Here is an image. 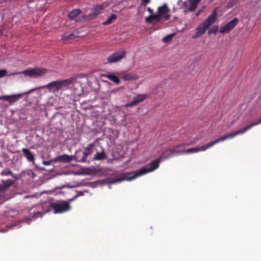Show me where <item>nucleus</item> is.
<instances>
[{
    "mask_svg": "<svg viewBox=\"0 0 261 261\" xmlns=\"http://www.w3.org/2000/svg\"><path fill=\"white\" fill-rule=\"evenodd\" d=\"M36 208L37 211L34 214L37 217L38 215L49 212L51 210H54L55 214L64 213L70 209V205L67 201L61 200L55 202H44L37 204Z\"/></svg>",
    "mask_w": 261,
    "mask_h": 261,
    "instance_id": "f257e3e1",
    "label": "nucleus"
},
{
    "mask_svg": "<svg viewBox=\"0 0 261 261\" xmlns=\"http://www.w3.org/2000/svg\"><path fill=\"white\" fill-rule=\"evenodd\" d=\"M161 158V157L157 160L153 161L150 164L146 165L145 167H143L140 169L135 171V174L133 176H128L129 175L132 174L130 173H128L123 175L122 177L113 179L111 180V183L115 184L126 180L130 181L136 178L137 177L153 171L159 167Z\"/></svg>",
    "mask_w": 261,
    "mask_h": 261,
    "instance_id": "f03ea898",
    "label": "nucleus"
},
{
    "mask_svg": "<svg viewBox=\"0 0 261 261\" xmlns=\"http://www.w3.org/2000/svg\"><path fill=\"white\" fill-rule=\"evenodd\" d=\"M84 77V76L83 75L79 74L77 76H73L64 80L53 81L44 86L43 88H46L49 91L55 93L59 91L63 87L68 86L72 84L80 83L79 80Z\"/></svg>",
    "mask_w": 261,
    "mask_h": 261,
    "instance_id": "7ed1b4c3",
    "label": "nucleus"
},
{
    "mask_svg": "<svg viewBox=\"0 0 261 261\" xmlns=\"http://www.w3.org/2000/svg\"><path fill=\"white\" fill-rule=\"evenodd\" d=\"M158 14H151L145 18V22L150 24H155L159 22L162 19L165 20L170 19L171 14L170 9L167 4H164L162 6L158 8Z\"/></svg>",
    "mask_w": 261,
    "mask_h": 261,
    "instance_id": "20e7f679",
    "label": "nucleus"
},
{
    "mask_svg": "<svg viewBox=\"0 0 261 261\" xmlns=\"http://www.w3.org/2000/svg\"><path fill=\"white\" fill-rule=\"evenodd\" d=\"M217 9L213 10L212 14L206 20L200 24L196 28L195 34L192 36L193 39H196L203 35L210 27L215 23L217 19Z\"/></svg>",
    "mask_w": 261,
    "mask_h": 261,
    "instance_id": "39448f33",
    "label": "nucleus"
},
{
    "mask_svg": "<svg viewBox=\"0 0 261 261\" xmlns=\"http://www.w3.org/2000/svg\"><path fill=\"white\" fill-rule=\"evenodd\" d=\"M47 69L45 68H36L25 70L22 73L30 77H38L44 75L47 73Z\"/></svg>",
    "mask_w": 261,
    "mask_h": 261,
    "instance_id": "423d86ee",
    "label": "nucleus"
},
{
    "mask_svg": "<svg viewBox=\"0 0 261 261\" xmlns=\"http://www.w3.org/2000/svg\"><path fill=\"white\" fill-rule=\"evenodd\" d=\"M72 160V156L69 155L63 154L62 155L58 156L50 161H43L42 162V164L45 166L50 165L51 163L55 162H66L69 163Z\"/></svg>",
    "mask_w": 261,
    "mask_h": 261,
    "instance_id": "0eeeda50",
    "label": "nucleus"
},
{
    "mask_svg": "<svg viewBox=\"0 0 261 261\" xmlns=\"http://www.w3.org/2000/svg\"><path fill=\"white\" fill-rule=\"evenodd\" d=\"M239 22L237 18H233L229 22L220 27L219 32L222 34H225L230 32L233 29L235 28Z\"/></svg>",
    "mask_w": 261,
    "mask_h": 261,
    "instance_id": "6e6552de",
    "label": "nucleus"
},
{
    "mask_svg": "<svg viewBox=\"0 0 261 261\" xmlns=\"http://www.w3.org/2000/svg\"><path fill=\"white\" fill-rule=\"evenodd\" d=\"M126 55L124 50L117 51L108 57V61L109 63H115L119 61L123 58Z\"/></svg>",
    "mask_w": 261,
    "mask_h": 261,
    "instance_id": "1a4fd4ad",
    "label": "nucleus"
},
{
    "mask_svg": "<svg viewBox=\"0 0 261 261\" xmlns=\"http://www.w3.org/2000/svg\"><path fill=\"white\" fill-rule=\"evenodd\" d=\"M104 8L105 6L103 5H97L93 9L92 13L84 15L83 18L89 20L95 19L98 14L101 13Z\"/></svg>",
    "mask_w": 261,
    "mask_h": 261,
    "instance_id": "9d476101",
    "label": "nucleus"
},
{
    "mask_svg": "<svg viewBox=\"0 0 261 261\" xmlns=\"http://www.w3.org/2000/svg\"><path fill=\"white\" fill-rule=\"evenodd\" d=\"M147 97L148 95L147 94H138L136 96L134 97L133 100L130 102L127 103L125 106L126 107H129L136 105L138 103L143 101L147 98Z\"/></svg>",
    "mask_w": 261,
    "mask_h": 261,
    "instance_id": "9b49d317",
    "label": "nucleus"
},
{
    "mask_svg": "<svg viewBox=\"0 0 261 261\" xmlns=\"http://www.w3.org/2000/svg\"><path fill=\"white\" fill-rule=\"evenodd\" d=\"M23 95V94L20 93L12 95L0 96V100H5L12 104L18 100Z\"/></svg>",
    "mask_w": 261,
    "mask_h": 261,
    "instance_id": "f8f14e48",
    "label": "nucleus"
},
{
    "mask_svg": "<svg viewBox=\"0 0 261 261\" xmlns=\"http://www.w3.org/2000/svg\"><path fill=\"white\" fill-rule=\"evenodd\" d=\"M211 147H212V146H211V143L210 142L206 145L201 146L199 148H192L186 149L185 150L182 151L181 152V153H193L197 152L200 151H204Z\"/></svg>",
    "mask_w": 261,
    "mask_h": 261,
    "instance_id": "ddd939ff",
    "label": "nucleus"
},
{
    "mask_svg": "<svg viewBox=\"0 0 261 261\" xmlns=\"http://www.w3.org/2000/svg\"><path fill=\"white\" fill-rule=\"evenodd\" d=\"M94 147V144L91 143L89 144L88 146H87L83 152V156L80 160V162L82 163H85L87 161V158L89 155L92 154L93 153V148Z\"/></svg>",
    "mask_w": 261,
    "mask_h": 261,
    "instance_id": "4468645a",
    "label": "nucleus"
},
{
    "mask_svg": "<svg viewBox=\"0 0 261 261\" xmlns=\"http://www.w3.org/2000/svg\"><path fill=\"white\" fill-rule=\"evenodd\" d=\"M23 156L26 158L27 161L30 162L34 163L35 157L33 152H32L29 149L23 148L21 150Z\"/></svg>",
    "mask_w": 261,
    "mask_h": 261,
    "instance_id": "2eb2a0df",
    "label": "nucleus"
},
{
    "mask_svg": "<svg viewBox=\"0 0 261 261\" xmlns=\"http://www.w3.org/2000/svg\"><path fill=\"white\" fill-rule=\"evenodd\" d=\"M236 136H237V134H236V132H234V133H230V134L225 135L224 136H222L219 138L216 139L215 141H214L213 142H211L210 143H211V146L212 147L213 145H215L216 144H217L220 142L223 141L227 139H232V138H234V137H236Z\"/></svg>",
    "mask_w": 261,
    "mask_h": 261,
    "instance_id": "dca6fc26",
    "label": "nucleus"
},
{
    "mask_svg": "<svg viewBox=\"0 0 261 261\" xmlns=\"http://www.w3.org/2000/svg\"><path fill=\"white\" fill-rule=\"evenodd\" d=\"M260 123H261V118L259 119V120L258 121L252 123L250 124L249 125L244 127V128H241L240 130L236 131V134H237V135L241 134H244L247 130L250 129L253 126L258 125Z\"/></svg>",
    "mask_w": 261,
    "mask_h": 261,
    "instance_id": "f3484780",
    "label": "nucleus"
},
{
    "mask_svg": "<svg viewBox=\"0 0 261 261\" xmlns=\"http://www.w3.org/2000/svg\"><path fill=\"white\" fill-rule=\"evenodd\" d=\"M121 77L124 81H136L139 79V76L137 74H133L130 73H122Z\"/></svg>",
    "mask_w": 261,
    "mask_h": 261,
    "instance_id": "a211bd4d",
    "label": "nucleus"
},
{
    "mask_svg": "<svg viewBox=\"0 0 261 261\" xmlns=\"http://www.w3.org/2000/svg\"><path fill=\"white\" fill-rule=\"evenodd\" d=\"M14 183V181L12 180H8L4 181L3 184L0 185V192H4L8 190V189L12 186Z\"/></svg>",
    "mask_w": 261,
    "mask_h": 261,
    "instance_id": "6ab92c4d",
    "label": "nucleus"
},
{
    "mask_svg": "<svg viewBox=\"0 0 261 261\" xmlns=\"http://www.w3.org/2000/svg\"><path fill=\"white\" fill-rule=\"evenodd\" d=\"M104 76L108 78L109 80L113 81L115 84L119 85L120 84L121 81L118 78V77L115 74L110 73V74H105Z\"/></svg>",
    "mask_w": 261,
    "mask_h": 261,
    "instance_id": "aec40b11",
    "label": "nucleus"
},
{
    "mask_svg": "<svg viewBox=\"0 0 261 261\" xmlns=\"http://www.w3.org/2000/svg\"><path fill=\"white\" fill-rule=\"evenodd\" d=\"M107 159V155L104 151L103 149H102V151L100 152H96V153L95 154L93 160L96 161H101L103 160Z\"/></svg>",
    "mask_w": 261,
    "mask_h": 261,
    "instance_id": "412c9836",
    "label": "nucleus"
},
{
    "mask_svg": "<svg viewBox=\"0 0 261 261\" xmlns=\"http://www.w3.org/2000/svg\"><path fill=\"white\" fill-rule=\"evenodd\" d=\"M82 13L80 9H73L68 15V17L70 20H73L78 15Z\"/></svg>",
    "mask_w": 261,
    "mask_h": 261,
    "instance_id": "4be33fe9",
    "label": "nucleus"
},
{
    "mask_svg": "<svg viewBox=\"0 0 261 261\" xmlns=\"http://www.w3.org/2000/svg\"><path fill=\"white\" fill-rule=\"evenodd\" d=\"M1 174L3 176H8V175H10L12 177L15 178V179H17L18 177L17 176L15 175L11 171V170L7 168H6L5 169H4Z\"/></svg>",
    "mask_w": 261,
    "mask_h": 261,
    "instance_id": "5701e85b",
    "label": "nucleus"
},
{
    "mask_svg": "<svg viewBox=\"0 0 261 261\" xmlns=\"http://www.w3.org/2000/svg\"><path fill=\"white\" fill-rule=\"evenodd\" d=\"M117 18V16L116 14H112L106 21L102 22V24L104 25H109L115 21Z\"/></svg>",
    "mask_w": 261,
    "mask_h": 261,
    "instance_id": "b1692460",
    "label": "nucleus"
},
{
    "mask_svg": "<svg viewBox=\"0 0 261 261\" xmlns=\"http://www.w3.org/2000/svg\"><path fill=\"white\" fill-rule=\"evenodd\" d=\"M190 6L189 7L188 10L191 12H193L195 11L196 9L197 5L199 2H198L196 0H190Z\"/></svg>",
    "mask_w": 261,
    "mask_h": 261,
    "instance_id": "393cba45",
    "label": "nucleus"
},
{
    "mask_svg": "<svg viewBox=\"0 0 261 261\" xmlns=\"http://www.w3.org/2000/svg\"><path fill=\"white\" fill-rule=\"evenodd\" d=\"M76 37V36L75 35L74 33H66L63 35V39L64 40L71 39Z\"/></svg>",
    "mask_w": 261,
    "mask_h": 261,
    "instance_id": "a878e982",
    "label": "nucleus"
},
{
    "mask_svg": "<svg viewBox=\"0 0 261 261\" xmlns=\"http://www.w3.org/2000/svg\"><path fill=\"white\" fill-rule=\"evenodd\" d=\"M175 36L174 33L169 34L163 38V41L165 43L170 42Z\"/></svg>",
    "mask_w": 261,
    "mask_h": 261,
    "instance_id": "bb28decb",
    "label": "nucleus"
},
{
    "mask_svg": "<svg viewBox=\"0 0 261 261\" xmlns=\"http://www.w3.org/2000/svg\"><path fill=\"white\" fill-rule=\"evenodd\" d=\"M218 31V25H213L211 29L208 31V34L211 35L212 34H216V33Z\"/></svg>",
    "mask_w": 261,
    "mask_h": 261,
    "instance_id": "cd10ccee",
    "label": "nucleus"
},
{
    "mask_svg": "<svg viewBox=\"0 0 261 261\" xmlns=\"http://www.w3.org/2000/svg\"><path fill=\"white\" fill-rule=\"evenodd\" d=\"M83 195H84V193L83 192H79L76 195H75L72 199L70 200V201H72L76 199L77 197Z\"/></svg>",
    "mask_w": 261,
    "mask_h": 261,
    "instance_id": "c85d7f7f",
    "label": "nucleus"
},
{
    "mask_svg": "<svg viewBox=\"0 0 261 261\" xmlns=\"http://www.w3.org/2000/svg\"><path fill=\"white\" fill-rule=\"evenodd\" d=\"M7 74V71L5 69L0 70V78L5 76Z\"/></svg>",
    "mask_w": 261,
    "mask_h": 261,
    "instance_id": "c756f323",
    "label": "nucleus"
},
{
    "mask_svg": "<svg viewBox=\"0 0 261 261\" xmlns=\"http://www.w3.org/2000/svg\"><path fill=\"white\" fill-rule=\"evenodd\" d=\"M150 0H142L141 5L145 6L148 4L150 3Z\"/></svg>",
    "mask_w": 261,
    "mask_h": 261,
    "instance_id": "7c9ffc66",
    "label": "nucleus"
},
{
    "mask_svg": "<svg viewBox=\"0 0 261 261\" xmlns=\"http://www.w3.org/2000/svg\"><path fill=\"white\" fill-rule=\"evenodd\" d=\"M147 11L151 14L153 13V11L152 9H151L150 7H148L147 8Z\"/></svg>",
    "mask_w": 261,
    "mask_h": 261,
    "instance_id": "2f4dec72",
    "label": "nucleus"
},
{
    "mask_svg": "<svg viewBox=\"0 0 261 261\" xmlns=\"http://www.w3.org/2000/svg\"><path fill=\"white\" fill-rule=\"evenodd\" d=\"M30 172H31V174H32L33 177H34L36 176L35 173L34 172H33L32 170H30Z\"/></svg>",
    "mask_w": 261,
    "mask_h": 261,
    "instance_id": "473e14b6",
    "label": "nucleus"
},
{
    "mask_svg": "<svg viewBox=\"0 0 261 261\" xmlns=\"http://www.w3.org/2000/svg\"><path fill=\"white\" fill-rule=\"evenodd\" d=\"M201 12V10H199V11L196 13V15L197 16H198L199 15V14L200 13V12Z\"/></svg>",
    "mask_w": 261,
    "mask_h": 261,
    "instance_id": "72a5a7b5",
    "label": "nucleus"
},
{
    "mask_svg": "<svg viewBox=\"0 0 261 261\" xmlns=\"http://www.w3.org/2000/svg\"><path fill=\"white\" fill-rule=\"evenodd\" d=\"M33 91V90H31L30 91L26 92L25 93H29L30 92Z\"/></svg>",
    "mask_w": 261,
    "mask_h": 261,
    "instance_id": "f704fd0d",
    "label": "nucleus"
}]
</instances>
